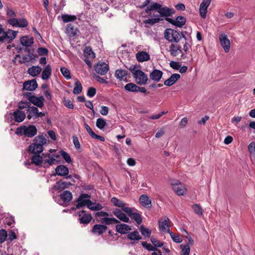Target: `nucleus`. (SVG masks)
Masks as SVG:
<instances>
[{
    "label": "nucleus",
    "instance_id": "obj_1",
    "mask_svg": "<svg viewBox=\"0 0 255 255\" xmlns=\"http://www.w3.org/2000/svg\"><path fill=\"white\" fill-rule=\"evenodd\" d=\"M111 202L115 206L118 207L121 209L116 208L113 211V214L120 221L125 223H128L129 221L128 217L123 213L124 208H128L126 206V203L116 197H113L111 199Z\"/></svg>",
    "mask_w": 255,
    "mask_h": 255
},
{
    "label": "nucleus",
    "instance_id": "obj_2",
    "mask_svg": "<svg viewBox=\"0 0 255 255\" xmlns=\"http://www.w3.org/2000/svg\"><path fill=\"white\" fill-rule=\"evenodd\" d=\"M46 143V139L43 135L36 136L28 147L27 151L29 153L40 154L44 150L43 145Z\"/></svg>",
    "mask_w": 255,
    "mask_h": 255
},
{
    "label": "nucleus",
    "instance_id": "obj_3",
    "mask_svg": "<svg viewBox=\"0 0 255 255\" xmlns=\"http://www.w3.org/2000/svg\"><path fill=\"white\" fill-rule=\"evenodd\" d=\"M129 70L132 73L136 84L140 85H144L148 80L147 75L141 71L137 65H131Z\"/></svg>",
    "mask_w": 255,
    "mask_h": 255
},
{
    "label": "nucleus",
    "instance_id": "obj_4",
    "mask_svg": "<svg viewBox=\"0 0 255 255\" xmlns=\"http://www.w3.org/2000/svg\"><path fill=\"white\" fill-rule=\"evenodd\" d=\"M37 129L34 125L21 126L18 127L15 133L19 136L24 135L28 137H33L37 134Z\"/></svg>",
    "mask_w": 255,
    "mask_h": 255
},
{
    "label": "nucleus",
    "instance_id": "obj_5",
    "mask_svg": "<svg viewBox=\"0 0 255 255\" xmlns=\"http://www.w3.org/2000/svg\"><path fill=\"white\" fill-rule=\"evenodd\" d=\"M17 32L8 29L5 31L3 26L0 24V42L9 43L16 37Z\"/></svg>",
    "mask_w": 255,
    "mask_h": 255
},
{
    "label": "nucleus",
    "instance_id": "obj_6",
    "mask_svg": "<svg viewBox=\"0 0 255 255\" xmlns=\"http://www.w3.org/2000/svg\"><path fill=\"white\" fill-rule=\"evenodd\" d=\"M164 37L169 42L178 43L182 38H185V35L182 33L169 28L165 31Z\"/></svg>",
    "mask_w": 255,
    "mask_h": 255
},
{
    "label": "nucleus",
    "instance_id": "obj_7",
    "mask_svg": "<svg viewBox=\"0 0 255 255\" xmlns=\"http://www.w3.org/2000/svg\"><path fill=\"white\" fill-rule=\"evenodd\" d=\"M134 211H136L134 208L128 207L124 209V212L127 214V216L130 217L136 222L137 225H140L142 222L141 214L139 213L134 212Z\"/></svg>",
    "mask_w": 255,
    "mask_h": 255
},
{
    "label": "nucleus",
    "instance_id": "obj_8",
    "mask_svg": "<svg viewBox=\"0 0 255 255\" xmlns=\"http://www.w3.org/2000/svg\"><path fill=\"white\" fill-rule=\"evenodd\" d=\"M89 197H90V196L87 194H81L76 200L77 204L76 205V208L77 209H80L85 206H87V207H89V205L91 204V201L90 199H86Z\"/></svg>",
    "mask_w": 255,
    "mask_h": 255
},
{
    "label": "nucleus",
    "instance_id": "obj_9",
    "mask_svg": "<svg viewBox=\"0 0 255 255\" xmlns=\"http://www.w3.org/2000/svg\"><path fill=\"white\" fill-rule=\"evenodd\" d=\"M8 23L14 27H26L28 26V22L27 20L24 18H11L7 20Z\"/></svg>",
    "mask_w": 255,
    "mask_h": 255
},
{
    "label": "nucleus",
    "instance_id": "obj_10",
    "mask_svg": "<svg viewBox=\"0 0 255 255\" xmlns=\"http://www.w3.org/2000/svg\"><path fill=\"white\" fill-rule=\"evenodd\" d=\"M72 184L70 182L63 181L62 180H60L57 181L55 185L51 187L50 191L52 192V193H54L55 191H57L59 192L66 188H68Z\"/></svg>",
    "mask_w": 255,
    "mask_h": 255
},
{
    "label": "nucleus",
    "instance_id": "obj_11",
    "mask_svg": "<svg viewBox=\"0 0 255 255\" xmlns=\"http://www.w3.org/2000/svg\"><path fill=\"white\" fill-rule=\"evenodd\" d=\"M172 188L178 196H182L186 194V188L185 185L180 182L171 183Z\"/></svg>",
    "mask_w": 255,
    "mask_h": 255
},
{
    "label": "nucleus",
    "instance_id": "obj_12",
    "mask_svg": "<svg viewBox=\"0 0 255 255\" xmlns=\"http://www.w3.org/2000/svg\"><path fill=\"white\" fill-rule=\"evenodd\" d=\"M68 173L69 169L65 165H60L57 166L55 168V175L60 176H66V179H71L72 175H68Z\"/></svg>",
    "mask_w": 255,
    "mask_h": 255
},
{
    "label": "nucleus",
    "instance_id": "obj_13",
    "mask_svg": "<svg viewBox=\"0 0 255 255\" xmlns=\"http://www.w3.org/2000/svg\"><path fill=\"white\" fill-rule=\"evenodd\" d=\"M108 64L105 62H98L95 66V70L98 74L105 75L109 71Z\"/></svg>",
    "mask_w": 255,
    "mask_h": 255
},
{
    "label": "nucleus",
    "instance_id": "obj_14",
    "mask_svg": "<svg viewBox=\"0 0 255 255\" xmlns=\"http://www.w3.org/2000/svg\"><path fill=\"white\" fill-rule=\"evenodd\" d=\"M219 38L225 52L228 53L230 49L231 43L227 35L225 34H221L219 35Z\"/></svg>",
    "mask_w": 255,
    "mask_h": 255
},
{
    "label": "nucleus",
    "instance_id": "obj_15",
    "mask_svg": "<svg viewBox=\"0 0 255 255\" xmlns=\"http://www.w3.org/2000/svg\"><path fill=\"white\" fill-rule=\"evenodd\" d=\"M86 211L82 210L77 213V215L80 217L79 222L81 224H88L92 219L91 214H86Z\"/></svg>",
    "mask_w": 255,
    "mask_h": 255
},
{
    "label": "nucleus",
    "instance_id": "obj_16",
    "mask_svg": "<svg viewBox=\"0 0 255 255\" xmlns=\"http://www.w3.org/2000/svg\"><path fill=\"white\" fill-rule=\"evenodd\" d=\"M211 0H203L200 5L199 13L202 18H205L207 13V8L211 3Z\"/></svg>",
    "mask_w": 255,
    "mask_h": 255
},
{
    "label": "nucleus",
    "instance_id": "obj_17",
    "mask_svg": "<svg viewBox=\"0 0 255 255\" xmlns=\"http://www.w3.org/2000/svg\"><path fill=\"white\" fill-rule=\"evenodd\" d=\"M38 87V85L35 79L26 81L23 84V90L29 91H33L35 90Z\"/></svg>",
    "mask_w": 255,
    "mask_h": 255
},
{
    "label": "nucleus",
    "instance_id": "obj_18",
    "mask_svg": "<svg viewBox=\"0 0 255 255\" xmlns=\"http://www.w3.org/2000/svg\"><path fill=\"white\" fill-rule=\"evenodd\" d=\"M108 229L107 226L102 224H95L92 228V233L96 235H101Z\"/></svg>",
    "mask_w": 255,
    "mask_h": 255
},
{
    "label": "nucleus",
    "instance_id": "obj_19",
    "mask_svg": "<svg viewBox=\"0 0 255 255\" xmlns=\"http://www.w3.org/2000/svg\"><path fill=\"white\" fill-rule=\"evenodd\" d=\"M13 117V120L17 123H21L24 121L26 115L23 111L19 110H16L12 113H10Z\"/></svg>",
    "mask_w": 255,
    "mask_h": 255
},
{
    "label": "nucleus",
    "instance_id": "obj_20",
    "mask_svg": "<svg viewBox=\"0 0 255 255\" xmlns=\"http://www.w3.org/2000/svg\"><path fill=\"white\" fill-rule=\"evenodd\" d=\"M158 12L161 16L168 17L175 13V10L173 9L170 8L168 7H160L158 9Z\"/></svg>",
    "mask_w": 255,
    "mask_h": 255
},
{
    "label": "nucleus",
    "instance_id": "obj_21",
    "mask_svg": "<svg viewBox=\"0 0 255 255\" xmlns=\"http://www.w3.org/2000/svg\"><path fill=\"white\" fill-rule=\"evenodd\" d=\"M140 204L144 207L150 209L152 207L151 200L146 195H142L139 197Z\"/></svg>",
    "mask_w": 255,
    "mask_h": 255
},
{
    "label": "nucleus",
    "instance_id": "obj_22",
    "mask_svg": "<svg viewBox=\"0 0 255 255\" xmlns=\"http://www.w3.org/2000/svg\"><path fill=\"white\" fill-rule=\"evenodd\" d=\"M163 75V72L159 70L154 69L153 71L150 73V78L156 82H159Z\"/></svg>",
    "mask_w": 255,
    "mask_h": 255
},
{
    "label": "nucleus",
    "instance_id": "obj_23",
    "mask_svg": "<svg viewBox=\"0 0 255 255\" xmlns=\"http://www.w3.org/2000/svg\"><path fill=\"white\" fill-rule=\"evenodd\" d=\"M44 98L43 96L37 97L34 96L32 97H30V103H31L34 105L36 106L39 108H42L44 106Z\"/></svg>",
    "mask_w": 255,
    "mask_h": 255
},
{
    "label": "nucleus",
    "instance_id": "obj_24",
    "mask_svg": "<svg viewBox=\"0 0 255 255\" xmlns=\"http://www.w3.org/2000/svg\"><path fill=\"white\" fill-rule=\"evenodd\" d=\"M129 74L126 70L117 69L115 71V76L117 79L122 81L124 79V78H125V79H127L129 77Z\"/></svg>",
    "mask_w": 255,
    "mask_h": 255
},
{
    "label": "nucleus",
    "instance_id": "obj_25",
    "mask_svg": "<svg viewBox=\"0 0 255 255\" xmlns=\"http://www.w3.org/2000/svg\"><path fill=\"white\" fill-rule=\"evenodd\" d=\"M169 51L170 55L173 57H176L180 53L182 52L181 47L179 45L173 43L170 45Z\"/></svg>",
    "mask_w": 255,
    "mask_h": 255
},
{
    "label": "nucleus",
    "instance_id": "obj_26",
    "mask_svg": "<svg viewBox=\"0 0 255 255\" xmlns=\"http://www.w3.org/2000/svg\"><path fill=\"white\" fill-rule=\"evenodd\" d=\"M169 219L167 217H165L164 220L160 219L158 221L159 230L161 232H164L168 229H169L170 226L168 224Z\"/></svg>",
    "mask_w": 255,
    "mask_h": 255
},
{
    "label": "nucleus",
    "instance_id": "obj_27",
    "mask_svg": "<svg viewBox=\"0 0 255 255\" xmlns=\"http://www.w3.org/2000/svg\"><path fill=\"white\" fill-rule=\"evenodd\" d=\"M180 78V75L177 73L173 74L169 78L166 80L164 84L167 86H171Z\"/></svg>",
    "mask_w": 255,
    "mask_h": 255
},
{
    "label": "nucleus",
    "instance_id": "obj_28",
    "mask_svg": "<svg viewBox=\"0 0 255 255\" xmlns=\"http://www.w3.org/2000/svg\"><path fill=\"white\" fill-rule=\"evenodd\" d=\"M117 232L121 234H126L131 230L130 227L126 224H118L116 226Z\"/></svg>",
    "mask_w": 255,
    "mask_h": 255
},
{
    "label": "nucleus",
    "instance_id": "obj_29",
    "mask_svg": "<svg viewBox=\"0 0 255 255\" xmlns=\"http://www.w3.org/2000/svg\"><path fill=\"white\" fill-rule=\"evenodd\" d=\"M136 58L139 62L147 61L150 59V55L146 51L138 52L136 54Z\"/></svg>",
    "mask_w": 255,
    "mask_h": 255
},
{
    "label": "nucleus",
    "instance_id": "obj_30",
    "mask_svg": "<svg viewBox=\"0 0 255 255\" xmlns=\"http://www.w3.org/2000/svg\"><path fill=\"white\" fill-rule=\"evenodd\" d=\"M21 44L26 47H29L33 43V38L29 36H22L20 39Z\"/></svg>",
    "mask_w": 255,
    "mask_h": 255
},
{
    "label": "nucleus",
    "instance_id": "obj_31",
    "mask_svg": "<svg viewBox=\"0 0 255 255\" xmlns=\"http://www.w3.org/2000/svg\"><path fill=\"white\" fill-rule=\"evenodd\" d=\"M31 163L34 164L37 166H42L43 165V159L42 156L40 154H33L31 158Z\"/></svg>",
    "mask_w": 255,
    "mask_h": 255
},
{
    "label": "nucleus",
    "instance_id": "obj_32",
    "mask_svg": "<svg viewBox=\"0 0 255 255\" xmlns=\"http://www.w3.org/2000/svg\"><path fill=\"white\" fill-rule=\"evenodd\" d=\"M60 197L61 200L65 203H69L70 202H71L73 198L72 193L68 190L63 191L60 195Z\"/></svg>",
    "mask_w": 255,
    "mask_h": 255
},
{
    "label": "nucleus",
    "instance_id": "obj_33",
    "mask_svg": "<svg viewBox=\"0 0 255 255\" xmlns=\"http://www.w3.org/2000/svg\"><path fill=\"white\" fill-rule=\"evenodd\" d=\"M100 222L101 224H103V225L105 224V225H113L114 224H118L120 223L119 220L118 219L113 217V218H109V217H104L103 218H101L100 220Z\"/></svg>",
    "mask_w": 255,
    "mask_h": 255
},
{
    "label": "nucleus",
    "instance_id": "obj_34",
    "mask_svg": "<svg viewBox=\"0 0 255 255\" xmlns=\"http://www.w3.org/2000/svg\"><path fill=\"white\" fill-rule=\"evenodd\" d=\"M42 69L39 66H33L28 69V73L32 77H36L41 72Z\"/></svg>",
    "mask_w": 255,
    "mask_h": 255
},
{
    "label": "nucleus",
    "instance_id": "obj_35",
    "mask_svg": "<svg viewBox=\"0 0 255 255\" xmlns=\"http://www.w3.org/2000/svg\"><path fill=\"white\" fill-rule=\"evenodd\" d=\"M52 69L51 66L48 64L44 69L42 72L41 77L43 80L48 79L51 75Z\"/></svg>",
    "mask_w": 255,
    "mask_h": 255
},
{
    "label": "nucleus",
    "instance_id": "obj_36",
    "mask_svg": "<svg viewBox=\"0 0 255 255\" xmlns=\"http://www.w3.org/2000/svg\"><path fill=\"white\" fill-rule=\"evenodd\" d=\"M161 6V4L156 2H152L150 5L146 7L145 10L146 13H148L149 11L152 10H157L158 12V9Z\"/></svg>",
    "mask_w": 255,
    "mask_h": 255
},
{
    "label": "nucleus",
    "instance_id": "obj_37",
    "mask_svg": "<svg viewBox=\"0 0 255 255\" xmlns=\"http://www.w3.org/2000/svg\"><path fill=\"white\" fill-rule=\"evenodd\" d=\"M185 42L183 45V50L185 53H188L189 52V49H190L192 46V39L190 36L189 37H186L185 36V38H183Z\"/></svg>",
    "mask_w": 255,
    "mask_h": 255
},
{
    "label": "nucleus",
    "instance_id": "obj_38",
    "mask_svg": "<svg viewBox=\"0 0 255 255\" xmlns=\"http://www.w3.org/2000/svg\"><path fill=\"white\" fill-rule=\"evenodd\" d=\"M37 108L34 106L29 107L27 109V113H28L27 115V119L28 120H30L32 117L36 119V116L37 114Z\"/></svg>",
    "mask_w": 255,
    "mask_h": 255
},
{
    "label": "nucleus",
    "instance_id": "obj_39",
    "mask_svg": "<svg viewBox=\"0 0 255 255\" xmlns=\"http://www.w3.org/2000/svg\"><path fill=\"white\" fill-rule=\"evenodd\" d=\"M186 21V19L185 17L178 16L175 19L174 25L178 27H181L185 25Z\"/></svg>",
    "mask_w": 255,
    "mask_h": 255
},
{
    "label": "nucleus",
    "instance_id": "obj_40",
    "mask_svg": "<svg viewBox=\"0 0 255 255\" xmlns=\"http://www.w3.org/2000/svg\"><path fill=\"white\" fill-rule=\"evenodd\" d=\"M128 238L131 241H139L141 239L137 231H134L128 235Z\"/></svg>",
    "mask_w": 255,
    "mask_h": 255
},
{
    "label": "nucleus",
    "instance_id": "obj_41",
    "mask_svg": "<svg viewBox=\"0 0 255 255\" xmlns=\"http://www.w3.org/2000/svg\"><path fill=\"white\" fill-rule=\"evenodd\" d=\"M67 32L72 36H75L77 34L79 31L77 28H75L74 26L71 24H68L66 27Z\"/></svg>",
    "mask_w": 255,
    "mask_h": 255
},
{
    "label": "nucleus",
    "instance_id": "obj_42",
    "mask_svg": "<svg viewBox=\"0 0 255 255\" xmlns=\"http://www.w3.org/2000/svg\"><path fill=\"white\" fill-rule=\"evenodd\" d=\"M138 89H139V87L132 83H128L125 86V89L126 91L131 92H137Z\"/></svg>",
    "mask_w": 255,
    "mask_h": 255
},
{
    "label": "nucleus",
    "instance_id": "obj_43",
    "mask_svg": "<svg viewBox=\"0 0 255 255\" xmlns=\"http://www.w3.org/2000/svg\"><path fill=\"white\" fill-rule=\"evenodd\" d=\"M84 56L86 58L94 59L95 57L92 49L90 47H86L84 51Z\"/></svg>",
    "mask_w": 255,
    "mask_h": 255
},
{
    "label": "nucleus",
    "instance_id": "obj_44",
    "mask_svg": "<svg viewBox=\"0 0 255 255\" xmlns=\"http://www.w3.org/2000/svg\"><path fill=\"white\" fill-rule=\"evenodd\" d=\"M62 20L64 22L73 21L77 19V17L74 15H69L68 14H62L61 16Z\"/></svg>",
    "mask_w": 255,
    "mask_h": 255
},
{
    "label": "nucleus",
    "instance_id": "obj_45",
    "mask_svg": "<svg viewBox=\"0 0 255 255\" xmlns=\"http://www.w3.org/2000/svg\"><path fill=\"white\" fill-rule=\"evenodd\" d=\"M163 19L159 17L158 15H157L154 18H149L146 19L144 21V23L145 24H149L150 25H152L155 23L159 22L160 21L162 20Z\"/></svg>",
    "mask_w": 255,
    "mask_h": 255
},
{
    "label": "nucleus",
    "instance_id": "obj_46",
    "mask_svg": "<svg viewBox=\"0 0 255 255\" xmlns=\"http://www.w3.org/2000/svg\"><path fill=\"white\" fill-rule=\"evenodd\" d=\"M167 232L170 234L172 240L176 243H180L182 242V239L179 235L173 233L169 229H168Z\"/></svg>",
    "mask_w": 255,
    "mask_h": 255
},
{
    "label": "nucleus",
    "instance_id": "obj_47",
    "mask_svg": "<svg viewBox=\"0 0 255 255\" xmlns=\"http://www.w3.org/2000/svg\"><path fill=\"white\" fill-rule=\"evenodd\" d=\"M88 208L92 211H100L103 208V206L100 203H94L91 201V204Z\"/></svg>",
    "mask_w": 255,
    "mask_h": 255
},
{
    "label": "nucleus",
    "instance_id": "obj_48",
    "mask_svg": "<svg viewBox=\"0 0 255 255\" xmlns=\"http://www.w3.org/2000/svg\"><path fill=\"white\" fill-rule=\"evenodd\" d=\"M106 125H107V123H106V120L104 119H103L102 118H98L97 120L96 126L98 128H99L100 129H102L105 127Z\"/></svg>",
    "mask_w": 255,
    "mask_h": 255
},
{
    "label": "nucleus",
    "instance_id": "obj_49",
    "mask_svg": "<svg viewBox=\"0 0 255 255\" xmlns=\"http://www.w3.org/2000/svg\"><path fill=\"white\" fill-rule=\"evenodd\" d=\"M82 91V86L79 81H77L75 83L74 88L73 89V93L74 94H79Z\"/></svg>",
    "mask_w": 255,
    "mask_h": 255
},
{
    "label": "nucleus",
    "instance_id": "obj_50",
    "mask_svg": "<svg viewBox=\"0 0 255 255\" xmlns=\"http://www.w3.org/2000/svg\"><path fill=\"white\" fill-rule=\"evenodd\" d=\"M192 209L196 214L202 215L203 210L200 205L197 204H194L192 206Z\"/></svg>",
    "mask_w": 255,
    "mask_h": 255
},
{
    "label": "nucleus",
    "instance_id": "obj_51",
    "mask_svg": "<svg viewBox=\"0 0 255 255\" xmlns=\"http://www.w3.org/2000/svg\"><path fill=\"white\" fill-rule=\"evenodd\" d=\"M56 160L54 158H50L48 159L43 160L42 167L44 168H48L50 166L55 163Z\"/></svg>",
    "mask_w": 255,
    "mask_h": 255
},
{
    "label": "nucleus",
    "instance_id": "obj_52",
    "mask_svg": "<svg viewBox=\"0 0 255 255\" xmlns=\"http://www.w3.org/2000/svg\"><path fill=\"white\" fill-rule=\"evenodd\" d=\"M181 255H189L190 252V248L188 245H181Z\"/></svg>",
    "mask_w": 255,
    "mask_h": 255
},
{
    "label": "nucleus",
    "instance_id": "obj_53",
    "mask_svg": "<svg viewBox=\"0 0 255 255\" xmlns=\"http://www.w3.org/2000/svg\"><path fill=\"white\" fill-rule=\"evenodd\" d=\"M140 231L141 234L147 238H149L151 233V230L149 229L145 228L143 225H141L140 227Z\"/></svg>",
    "mask_w": 255,
    "mask_h": 255
},
{
    "label": "nucleus",
    "instance_id": "obj_54",
    "mask_svg": "<svg viewBox=\"0 0 255 255\" xmlns=\"http://www.w3.org/2000/svg\"><path fill=\"white\" fill-rule=\"evenodd\" d=\"M60 71L66 79H70L71 78L70 71L67 68L64 67H61Z\"/></svg>",
    "mask_w": 255,
    "mask_h": 255
},
{
    "label": "nucleus",
    "instance_id": "obj_55",
    "mask_svg": "<svg viewBox=\"0 0 255 255\" xmlns=\"http://www.w3.org/2000/svg\"><path fill=\"white\" fill-rule=\"evenodd\" d=\"M60 154L65 161L68 163L72 162L71 158L70 155L65 151L61 150L60 151Z\"/></svg>",
    "mask_w": 255,
    "mask_h": 255
},
{
    "label": "nucleus",
    "instance_id": "obj_56",
    "mask_svg": "<svg viewBox=\"0 0 255 255\" xmlns=\"http://www.w3.org/2000/svg\"><path fill=\"white\" fill-rule=\"evenodd\" d=\"M142 246L149 251H157V248L153 247L151 244L147 243L146 242L141 243Z\"/></svg>",
    "mask_w": 255,
    "mask_h": 255
},
{
    "label": "nucleus",
    "instance_id": "obj_57",
    "mask_svg": "<svg viewBox=\"0 0 255 255\" xmlns=\"http://www.w3.org/2000/svg\"><path fill=\"white\" fill-rule=\"evenodd\" d=\"M182 232L184 233L185 234H186L187 235V236H185V237L186 239H187L188 242H187V244H186L185 245H188V247H190V246H193L194 244V241L192 239V238L190 236L188 235V233L187 231L186 230L183 229H182Z\"/></svg>",
    "mask_w": 255,
    "mask_h": 255
},
{
    "label": "nucleus",
    "instance_id": "obj_58",
    "mask_svg": "<svg viewBox=\"0 0 255 255\" xmlns=\"http://www.w3.org/2000/svg\"><path fill=\"white\" fill-rule=\"evenodd\" d=\"M7 237V234L6 231L4 229L0 230V243L2 244L5 240Z\"/></svg>",
    "mask_w": 255,
    "mask_h": 255
},
{
    "label": "nucleus",
    "instance_id": "obj_59",
    "mask_svg": "<svg viewBox=\"0 0 255 255\" xmlns=\"http://www.w3.org/2000/svg\"><path fill=\"white\" fill-rule=\"evenodd\" d=\"M29 107H30L29 102L20 101L18 104V107L17 110H21L26 108H29Z\"/></svg>",
    "mask_w": 255,
    "mask_h": 255
},
{
    "label": "nucleus",
    "instance_id": "obj_60",
    "mask_svg": "<svg viewBox=\"0 0 255 255\" xmlns=\"http://www.w3.org/2000/svg\"><path fill=\"white\" fill-rule=\"evenodd\" d=\"M96 94V88L91 87H89L88 89L87 92V95L90 97L92 98Z\"/></svg>",
    "mask_w": 255,
    "mask_h": 255
},
{
    "label": "nucleus",
    "instance_id": "obj_61",
    "mask_svg": "<svg viewBox=\"0 0 255 255\" xmlns=\"http://www.w3.org/2000/svg\"><path fill=\"white\" fill-rule=\"evenodd\" d=\"M150 241L154 246L153 247H161L163 245L162 243L159 242L158 240L153 237L151 238Z\"/></svg>",
    "mask_w": 255,
    "mask_h": 255
},
{
    "label": "nucleus",
    "instance_id": "obj_62",
    "mask_svg": "<svg viewBox=\"0 0 255 255\" xmlns=\"http://www.w3.org/2000/svg\"><path fill=\"white\" fill-rule=\"evenodd\" d=\"M64 106L70 109H73L74 106L72 102L68 99L64 98L63 100Z\"/></svg>",
    "mask_w": 255,
    "mask_h": 255
},
{
    "label": "nucleus",
    "instance_id": "obj_63",
    "mask_svg": "<svg viewBox=\"0 0 255 255\" xmlns=\"http://www.w3.org/2000/svg\"><path fill=\"white\" fill-rule=\"evenodd\" d=\"M37 52L40 55L47 56L48 53V50L45 47H40L38 48Z\"/></svg>",
    "mask_w": 255,
    "mask_h": 255
},
{
    "label": "nucleus",
    "instance_id": "obj_64",
    "mask_svg": "<svg viewBox=\"0 0 255 255\" xmlns=\"http://www.w3.org/2000/svg\"><path fill=\"white\" fill-rule=\"evenodd\" d=\"M170 66L175 70H179V69L180 68V64L179 62L171 61L169 63Z\"/></svg>",
    "mask_w": 255,
    "mask_h": 255
}]
</instances>
